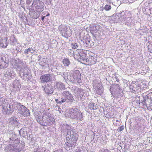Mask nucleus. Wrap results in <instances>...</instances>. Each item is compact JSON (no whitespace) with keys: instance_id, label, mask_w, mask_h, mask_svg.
Listing matches in <instances>:
<instances>
[{"instance_id":"22","label":"nucleus","mask_w":152,"mask_h":152,"mask_svg":"<svg viewBox=\"0 0 152 152\" xmlns=\"http://www.w3.org/2000/svg\"><path fill=\"white\" fill-rule=\"evenodd\" d=\"M31 49L28 48L27 49H26L24 51V53L25 54H28V52L31 51Z\"/></svg>"},{"instance_id":"26","label":"nucleus","mask_w":152,"mask_h":152,"mask_svg":"<svg viewBox=\"0 0 152 152\" xmlns=\"http://www.w3.org/2000/svg\"><path fill=\"white\" fill-rule=\"evenodd\" d=\"M31 1L30 0H27L26 1V3L28 4H29L31 3Z\"/></svg>"},{"instance_id":"19","label":"nucleus","mask_w":152,"mask_h":152,"mask_svg":"<svg viewBox=\"0 0 152 152\" xmlns=\"http://www.w3.org/2000/svg\"><path fill=\"white\" fill-rule=\"evenodd\" d=\"M10 109V112L12 113L13 111V106L12 105H10L9 107Z\"/></svg>"},{"instance_id":"17","label":"nucleus","mask_w":152,"mask_h":152,"mask_svg":"<svg viewBox=\"0 0 152 152\" xmlns=\"http://www.w3.org/2000/svg\"><path fill=\"white\" fill-rule=\"evenodd\" d=\"M111 8V6L109 5H106L104 7V9L107 11L109 10Z\"/></svg>"},{"instance_id":"4","label":"nucleus","mask_w":152,"mask_h":152,"mask_svg":"<svg viewBox=\"0 0 152 152\" xmlns=\"http://www.w3.org/2000/svg\"><path fill=\"white\" fill-rule=\"evenodd\" d=\"M72 82L75 84H79L81 82V75L79 73L73 74V79L72 80Z\"/></svg>"},{"instance_id":"15","label":"nucleus","mask_w":152,"mask_h":152,"mask_svg":"<svg viewBox=\"0 0 152 152\" xmlns=\"http://www.w3.org/2000/svg\"><path fill=\"white\" fill-rule=\"evenodd\" d=\"M36 120L37 122L39 123L41 125L43 126H46V125H45V124L43 123L42 118H41L39 117H37V118Z\"/></svg>"},{"instance_id":"29","label":"nucleus","mask_w":152,"mask_h":152,"mask_svg":"<svg viewBox=\"0 0 152 152\" xmlns=\"http://www.w3.org/2000/svg\"><path fill=\"white\" fill-rule=\"evenodd\" d=\"M69 142H70V144L71 145L72 143H73V142H72V141L70 140L69 141Z\"/></svg>"},{"instance_id":"7","label":"nucleus","mask_w":152,"mask_h":152,"mask_svg":"<svg viewBox=\"0 0 152 152\" xmlns=\"http://www.w3.org/2000/svg\"><path fill=\"white\" fill-rule=\"evenodd\" d=\"M41 5V2L38 0H35L33 2L32 7H34L36 9L38 10L40 8Z\"/></svg>"},{"instance_id":"21","label":"nucleus","mask_w":152,"mask_h":152,"mask_svg":"<svg viewBox=\"0 0 152 152\" xmlns=\"http://www.w3.org/2000/svg\"><path fill=\"white\" fill-rule=\"evenodd\" d=\"M124 129V126H122L118 129V132H121L123 131Z\"/></svg>"},{"instance_id":"34","label":"nucleus","mask_w":152,"mask_h":152,"mask_svg":"<svg viewBox=\"0 0 152 152\" xmlns=\"http://www.w3.org/2000/svg\"><path fill=\"white\" fill-rule=\"evenodd\" d=\"M15 42H17V41L16 39H15Z\"/></svg>"},{"instance_id":"13","label":"nucleus","mask_w":152,"mask_h":152,"mask_svg":"<svg viewBox=\"0 0 152 152\" xmlns=\"http://www.w3.org/2000/svg\"><path fill=\"white\" fill-rule=\"evenodd\" d=\"M44 90L45 92L47 94H51L52 92L51 91V87L49 86L48 85L47 86H46L44 88Z\"/></svg>"},{"instance_id":"6","label":"nucleus","mask_w":152,"mask_h":152,"mask_svg":"<svg viewBox=\"0 0 152 152\" xmlns=\"http://www.w3.org/2000/svg\"><path fill=\"white\" fill-rule=\"evenodd\" d=\"M62 94L64 98H65L67 99L70 100L73 99L72 95L68 91L63 92Z\"/></svg>"},{"instance_id":"5","label":"nucleus","mask_w":152,"mask_h":152,"mask_svg":"<svg viewBox=\"0 0 152 152\" xmlns=\"http://www.w3.org/2000/svg\"><path fill=\"white\" fill-rule=\"evenodd\" d=\"M7 38L6 37L0 40V46L2 48H4L7 47L8 45L7 42Z\"/></svg>"},{"instance_id":"14","label":"nucleus","mask_w":152,"mask_h":152,"mask_svg":"<svg viewBox=\"0 0 152 152\" xmlns=\"http://www.w3.org/2000/svg\"><path fill=\"white\" fill-rule=\"evenodd\" d=\"M78 139V137H76L74 136H73V137H72V138H71L70 140L73 142L72 143V145L73 146L76 143Z\"/></svg>"},{"instance_id":"18","label":"nucleus","mask_w":152,"mask_h":152,"mask_svg":"<svg viewBox=\"0 0 152 152\" xmlns=\"http://www.w3.org/2000/svg\"><path fill=\"white\" fill-rule=\"evenodd\" d=\"M99 152H111V151L108 149L102 148L99 151Z\"/></svg>"},{"instance_id":"3","label":"nucleus","mask_w":152,"mask_h":152,"mask_svg":"<svg viewBox=\"0 0 152 152\" xmlns=\"http://www.w3.org/2000/svg\"><path fill=\"white\" fill-rule=\"evenodd\" d=\"M42 83H47L52 81V78L51 74H47L42 75L40 77Z\"/></svg>"},{"instance_id":"23","label":"nucleus","mask_w":152,"mask_h":152,"mask_svg":"<svg viewBox=\"0 0 152 152\" xmlns=\"http://www.w3.org/2000/svg\"><path fill=\"white\" fill-rule=\"evenodd\" d=\"M72 48L73 49H75L78 47V46L77 45L76 43H75L73 44H72Z\"/></svg>"},{"instance_id":"35","label":"nucleus","mask_w":152,"mask_h":152,"mask_svg":"<svg viewBox=\"0 0 152 152\" xmlns=\"http://www.w3.org/2000/svg\"><path fill=\"white\" fill-rule=\"evenodd\" d=\"M72 141V142H73L72 141Z\"/></svg>"},{"instance_id":"20","label":"nucleus","mask_w":152,"mask_h":152,"mask_svg":"<svg viewBox=\"0 0 152 152\" xmlns=\"http://www.w3.org/2000/svg\"><path fill=\"white\" fill-rule=\"evenodd\" d=\"M67 99L65 98H64V99H62L61 101L58 102V104H62L63 103H64L66 102Z\"/></svg>"},{"instance_id":"24","label":"nucleus","mask_w":152,"mask_h":152,"mask_svg":"<svg viewBox=\"0 0 152 152\" xmlns=\"http://www.w3.org/2000/svg\"><path fill=\"white\" fill-rule=\"evenodd\" d=\"M66 146H68L69 147H72L73 146V145H72V144L71 145L70 144V142H66Z\"/></svg>"},{"instance_id":"12","label":"nucleus","mask_w":152,"mask_h":152,"mask_svg":"<svg viewBox=\"0 0 152 152\" xmlns=\"http://www.w3.org/2000/svg\"><path fill=\"white\" fill-rule=\"evenodd\" d=\"M62 62L64 66H68L70 64V61L67 58H64L62 61Z\"/></svg>"},{"instance_id":"2","label":"nucleus","mask_w":152,"mask_h":152,"mask_svg":"<svg viewBox=\"0 0 152 152\" xmlns=\"http://www.w3.org/2000/svg\"><path fill=\"white\" fill-rule=\"evenodd\" d=\"M61 35L65 38L70 37L72 34V31L69 29L66 26H61L59 28Z\"/></svg>"},{"instance_id":"33","label":"nucleus","mask_w":152,"mask_h":152,"mask_svg":"<svg viewBox=\"0 0 152 152\" xmlns=\"http://www.w3.org/2000/svg\"><path fill=\"white\" fill-rule=\"evenodd\" d=\"M14 117H12V118H11V119H14Z\"/></svg>"},{"instance_id":"16","label":"nucleus","mask_w":152,"mask_h":152,"mask_svg":"<svg viewBox=\"0 0 152 152\" xmlns=\"http://www.w3.org/2000/svg\"><path fill=\"white\" fill-rule=\"evenodd\" d=\"M95 104L94 102L90 103L88 104L89 108L91 110H94V107Z\"/></svg>"},{"instance_id":"30","label":"nucleus","mask_w":152,"mask_h":152,"mask_svg":"<svg viewBox=\"0 0 152 152\" xmlns=\"http://www.w3.org/2000/svg\"><path fill=\"white\" fill-rule=\"evenodd\" d=\"M58 99H56V102L58 103Z\"/></svg>"},{"instance_id":"10","label":"nucleus","mask_w":152,"mask_h":152,"mask_svg":"<svg viewBox=\"0 0 152 152\" xmlns=\"http://www.w3.org/2000/svg\"><path fill=\"white\" fill-rule=\"evenodd\" d=\"M8 66V64L6 62L2 59H0V68H6Z\"/></svg>"},{"instance_id":"9","label":"nucleus","mask_w":152,"mask_h":152,"mask_svg":"<svg viewBox=\"0 0 152 152\" xmlns=\"http://www.w3.org/2000/svg\"><path fill=\"white\" fill-rule=\"evenodd\" d=\"M21 85L18 80H15L14 83L13 87L16 90H19L21 88Z\"/></svg>"},{"instance_id":"11","label":"nucleus","mask_w":152,"mask_h":152,"mask_svg":"<svg viewBox=\"0 0 152 152\" xmlns=\"http://www.w3.org/2000/svg\"><path fill=\"white\" fill-rule=\"evenodd\" d=\"M146 106L147 107H149L152 109V99L148 98L145 102Z\"/></svg>"},{"instance_id":"8","label":"nucleus","mask_w":152,"mask_h":152,"mask_svg":"<svg viewBox=\"0 0 152 152\" xmlns=\"http://www.w3.org/2000/svg\"><path fill=\"white\" fill-rule=\"evenodd\" d=\"M20 108L24 110V111H22L23 115L25 116H27L30 115V113L28 110L24 106L22 105L20 106Z\"/></svg>"},{"instance_id":"31","label":"nucleus","mask_w":152,"mask_h":152,"mask_svg":"<svg viewBox=\"0 0 152 152\" xmlns=\"http://www.w3.org/2000/svg\"><path fill=\"white\" fill-rule=\"evenodd\" d=\"M49 15H50V14H49V13H48V14H47L46 16H49Z\"/></svg>"},{"instance_id":"25","label":"nucleus","mask_w":152,"mask_h":152,"mask_svg":"<svg viewBox=\"0 0 152 152\" xmlns=\"http://www.w3.org/2000/svg\"><path fill=\"white\" fill-rule=\"evenodd\" d=\"M65 86L63 83H61L60 84V88L64 89V88Z\"/></svg>"},{"instance_id":"1","label":"nucleus","mask_w":152,"mask_h":152,"mask_svg":"<svg viewBox=\"0 0 152 152\" xmlns=\"http://www.w3.org/2000/svg\"><path fill=\"white\" fill-rule=\"evenodd\" d=\"M75 58L77 60L80 61L82 64L88 65H91L95 64L96 62V59L95 57L92 56H89L87 58L86 54L85 53L83 50H80L77 54L74 55Z\"/></svg>"},{"instance_id":"28","label":"nucleus","mask_w":152,"mask_h":152,"mask_svg":"<svg viewBox=\"0 0 152 152\" xmlns=\"http://www.w3.org/2000/svg\"><path fill=\"white\" fill-rule=\"evenodd\" d=\"M106 1L110 3H111V0H106Z\"/></svg>"},{"instance_id":"32","label":"nucleus","mask_w":152,"mask_h":152,"mask_svg":"<svg viewBox=\"0 0 152 152\" xmlns=\"http://www.w3.org/2000/svg\"><path fill=\"white\" fill-rule=\"evenodd\" d=\"M83 91H82V89H80V92H82Z\"/></svg>"},{"instance_id":"27","label":"nucleus","mask_w":152,"mask_h":152,"mask_svg":"<svg viewBox=\"0 0 152 152\" xmlns=\"http://www.w3.org/2000/svg\"><path fill=\"white\" fill-rule=\"evenodd\" d=\"M45 17V16H43L42 17L41 19L42 21L44 20Z\"/></svg>"}]
</instances>
